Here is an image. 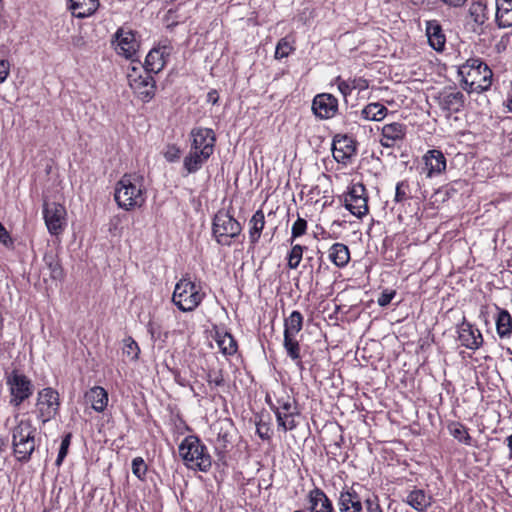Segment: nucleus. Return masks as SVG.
Wrapping results in <instances>:
<instances>
[{
    "instance_id": "nucleus-1",
    "label": "nucleus",
    "mask_w": 512,
    "mask_h": 512,
    "mask_svg": "<svg viewBox=\"0 0 512 512\" xmlns=\"http://www.w3.org/2000/svg\"><path fill=\"white\" fill-rule=\"evenodd\" d=\"M144 178L137 174H125L118 181L115 188L114 198L117 205L130 211L140 208L146 201Z\"/></svg>"
},
{
    "instance_id": "nucleus-2",
    "label": "nucleus",
    "mask_w": 512,
    "mask_h": 512,
    "mask_svg": "<svg viewBox=\"0 0 512 512\" xmlns=\"http://www.w3.org/2000/svg\"><path fill=\"white\" fill-rule=\"evenodd\" d=\"M462 87L469 93L487 91L492 85L493 72L480 58H470L458 69Z\"/></svg>"
},
{
    "instance_id": "nucleus-3",
    "label": "nucleus",
    "mask_w": 512,
    "mask_h": 512,
    "mask_svg": "<svg viewBox=\"0 0 512 512\" xmlns=\"http://www.w3.org/2000/svg\"><path fill=\"white\" fill-rule=\"evenodd\" d=\"M178 450L187 467L202 472H207L211 468L212 458L198 436L188 435L185 437Z\"/></svg>"
},
{
    "instance_id": "nucleus-4",
    "label": "nucleus",
    "mask_w": 512,
    "mask_h": 512,
    "mask_svg": "<svg viewBox=\"0 0 512 512\" xmlns=\"http://www.w3.org/2000/svg\"><path fill=\"white\" fill-rule=\"evenodd\" d=\"M36 428L29 419L20 420L11 430L13 455L17 461L27 463L36 447Z\"/></svg>"
},
{
    "instance_id": "nucleus-5",
    "label": "nucleus",
    "mask_w": 512,
    "mask_h": 512,
    "mask_svg": "<svg viewBox=\"0 0 512 512\" xmlns=\"http://www.w3.org/2000/svg\"><path fill=\"white\" fill-rule=\"evenodd\" d=\"M204 293L201 292L200 285L190 281L188 278L180 279L172 295L173 303L183 312L195 310L202 302Z\"/></svg>"
},
{
    "instance_id": "nucleus-6",
    "label": "nucleus",
    "mask_w": 512,
    "mask_h": 512,
    "mask_svg": "<svg viewBox=\"0 0 512 512\" xmlns=\"http://www.w3.org/2000/svg\"><path fill=\"white\" fill-rule=\"evenodd\" d=\"M242 230L240 223L228 212L219 211L215 214L212 232L216 241L221 245H230L231 239L237 237Z\"/></svg>"
},
{
    "instance_id": "nucleus-7",
    "label": "nucleus",
    "mask_w": 512,
    "mask_h": 512,
    "mask_svg": "<svg viewBox=\"0 0 512 512\" xmlns=\"http://www.w3.org/2000/svg\"><path fill=\"white\" fill-rule=\"evenodd\" d=\"M270 407L275 413L278 427L283 431H291L296 428L295 418L299 415V409L293 397L289 395L278 397L276 403L271 404Z\"/></svg>"
},
{
    "instance_id": "nucleus-8",
    "label": "nucleus",
    "mask_w": 512,
    "mask_h": 512,
    "mask_svg": "<svg viewBox=\"0 0 512 512\" xmlns=\"http://www.w3.org/2000/svg\"><path fill=\"white\" fill-rule=\"evenodd\" d=\"M6 384L11 394L10 404L14 407H19L33 393L31 380L17 370L6 374Z\"/></svg>"
},
{
    "instance_id": "nucleus-9",
    "label": "nucleus",
    "mask_w": 512,
    "mask_h": 512,
    "mask_svg": "<svg viewBox=\"0 0 512 512\" xmlns=\"http://www.w3.org/2000/svg\"><path fill=\"white\" fill-rule=\"evenodd\" d=\"M59 407V393L56 390L47 387L38 392L36 402L37 418L43 424L55 418L58 414Z\"/></svg>"
},
{
    "instance_id": "nucleus-10",
    "label": "nucleus",
    "mask_w": 512,
    "mask_h": 512,
    "mask_svg": "<svg viewBox=\"0 0 512 512\" xmlns=\"http://www.w3.org/2000/svg\"><path fill=\"white\" fill-rule=\"evenodd\" d=\"M138 70V66H131V72L128 73L129 85L139 99L148 102L155 95V80L151 75L152 73L144 72L145 75H138Z\"/></svg>"
},
{
    "instance_id": "nucleus-11",
    "label": "nucleus",
    "mask_w": 512,
    "mask_h": 512,
    "mask_svg": "<svg viewBox=\"0 0 512 512\" xmlns=\"http://www.w3.org/2000/svg\"><path fill=\"white\" fill-rule=\"evenodd\" d=\"M344 203L357 218H362L368 213V196L366 188L362 183H354L344 197Z\"/></svg>"
},
{
    "instance_id": "nucleus-12",
    "label": "nucleus",
    "mask_w": 512,
    "mask_h": 512,
    "mask_svg": "<svg viewBox=\"0 0 512 512\" xmlns=\"http://www.w3.org/2000/svg\"><path fill=\"white\" fill-rule=\"evenodd\" d=\"M116 42L115 50L117 54L124 56L126 59L137 61L136 55L139 49V43L135 38V34L131 30L119 28L114 35Z\"/></svg>"
},
{
    "instance_id": "nucleus-13",
    "label": "nucleus",
    "mask_w": 512,
    "mask_h": 512,
    "mask_svg": "<svg viewBox=\"0 0 512 512\" xmlns=\"http://www.w3.org/2000/svg\"><path fill=\"white\" fill-rule=\"evenodd\" d=\"M43 215L48 231L53 235L62 232L66 220V209L62 204L44 203Z\"/></svg>"
},
{
    "instance_id": "nucleus-14",
    "label": "nucleus",
    "mask_w": 512,
    "mask_h": 512,
    "mask_svg": "<svg viewBox=\"0 0 512 512\" xmlns=\"http://www.w3.org/2000/svg\"><path fill=\"white\" fill-rule=\"evenodd\" d=\"M332 153L338 163L347 165L356 154V142L347 135H336L332 143Z\"/></svg>"
},
{
    "instance_id": "nucleus-15",
    "label": "nucleus",
    "mask_w": 512,
    "mask_h": 512,
    "mask_svg": "<svg viewBox=\"0 0 512 512\" xmlns=\"http://www.w3.org/2000/svg\"><path fill=\"white\" fill-rule=\"evenodd\" d=\"M312 111L320 119H330L338 111V100L329 93H321L314 97Z\"/></svg>"
},
{
    "instance_id": "nucleus-16",
    "label": "nucleus",
    "mask_w": 512,
    "mask_h": 512,
    "mask_svg": "<svg viewBox=\"0 0 512 512\" xmlns=\"http://www.w3.org/2000/svg\"><path fill=\"white\" fill-rule=\"evenodd\" d=\"M407 125L399 122L385 124L382 127L380 143L383 147L391 148L402 142L406 136Z\"/></svg>"
},
{
    "instance_id": "nucleus-17",
    "label": "nucleus",
    "mask_w": 512,
    "mask_h": 512,
    "mask_svg": "<svg viewBox=\"0 0 512 512\" xmlns=\"http://www.w3.org/2000/svg\"><path fill=\"white\" fill-rule=\"evenodd\" d=\"M190 136L193 139L191 145L192 148L200 151H207L210 156L213 154L216 136L212 129L202 127L193 128Z\"/></svg>"
},
{
    "instance_id": "nucleus-18",
    "label": "nucleus",
    "mask_w": 512,
    "mask_h": 512,
    "mask_svg": "<svg viewBox=\"0 0 512 512\" xmlns=\"http://www.w3.org/2000/svg\"><path fill=\"white\" fill-rule=\"evenodd\" d=\"M458 338L463 346L471 350L478 349L483 343L481 332L465 319L458 327Z\"/></svg>"
},
{
    "instance_id": "nucleus-19",
    "label": "nucleus",
    "mask_w": 512,
    "mask_h": 512,
    "mask_svg": "<svg viewBox=\"0 0 512 512\" xmlns=\"http://www.w3.org/2000/svg\"><path fill=\"white\" fill-rule=\"evenodd\" d=\"M427 177L441 174L446 169V158L439 150H429L423 157Z\"/></svg>"
},
{
    "instance_id": "nucleus-20",
    "label": "nucleus",
    "mask_w": 512,
    "mask_h": 512,
    "mask_svg": "<svg viewBox=\"0 0 512 512\" xmlns=\"http://www.w3.org/2000/svg\"><path fill=\"white\" fill-rule=\"evenodd\" d=\"M437 99L441 109L449 113L459 112L463 108L465 102V96L460 91H444L439 94Z\"/></svg>"
},
{
    "instance_id": "nucleus-21",
    "label": "nucleus",
    "mask_w": 512,
    "mask_h": 512,
    "mask_svg": "<svg viewBox=\"0 0 512 512\" xmlns=\"http://www.w3.org/2000/svg\"><path fill=\"white\" fill-rule=\"evenodd\" d=\"M169 53L170 51L154 48L147 54L143 65L138 60L137 62L144 69V72L157 74L164 68L166 57L169 56Z\"/></svg>"
},
{
    "instance_id": "nucleus-22",
    "label": "nucleus",
    "mask_w": 512,
    "mask_h": 512,
    "mask_svg": "<svg viewBox=\"0 0 512 512\" xmlns=\"http://www.w3.org/2000/svg\"><path fill=\"white\" fill-rule=\"evenodd\" d=\"M339 512H362L361 497L354 490L342 491L338 499Z\"/></svg>"
},
{
    "instance_id": "nucleus-23",
    "label": "nucleus",
    "mask_w": 512,
    "mask_h": 512,
    "mask_svg": "<svg viewBox=\"0 0 512 512\" xmlns=\"http://www.w3.org/2000/svg\"><path fill=\"white\" fill-rule=\"evenodd\" d=\"M426 35L429 45L436 51H442L445 48L446 37L442 27L437 20H430L426 23Z\"/></svg>"
},
{
    "instance_id": "nucleus-24",
    "label": "nucleus",
    "mask_w": 512,
    "mask_h": 512,
    "mask_svg": "<svg viewBox=\"0 0 512 512\" xmlns=\"http://www.w3.org/2000/svg\"><path fill=\"white\" fill-rule=\"evenodd\" d=\"M309 503L310 512H334L331 500L319 488H314L309 492Z\"/></svg>"
},
{
    "instance_id": "nucleus-25",
    "label": "nucleus",
    "mask_w": 512,
    "mask_h": 512,
    "mask_svg": "<svg viewBox=\"0 0 512 512\" xmlns=\"http://www.w3.org/2000/svg\"><path fill=\"white\" fill-rule=\"evenodd\" d=\"M69 10L76 18L91 16L98 8V0H68Z\"/></svg>"
},
{
    "instance_id": "nucleus-26",
    "label": "nucleus",
    "mask_w": 512,
    "mask_h": 512,
    "mask_svg": "<svg viewBox=\"0 0 512 512\" xmlns=\"http://www.w3.org/2000/svg\"><path fill=\"white\" fill-rule=\"evenodd\" d=\"M210 158L207 151L196 150L191 147L190 152L184 157L183 166L188 174L197 172Z\"/></svg>"
},
{
    "instance_id": "nucleus-27",
    "label": "nucleus",
    "mask_w": 512,
    "mask_h": 512,
    "mask_svg": "<svg viewBox=\"0 0 512 512\" xmlns=\"http://www.w3.org/2000/svg\"><path fill=\"white\" fill-rule=\"evenodd\" d=\"M496 309L498 311L496 317V331L500 339H510L512 336V317L510 313L498 307L496 305Z\"/></svg>"
},
{
    "instance_id": "nucleus-28",
    "label": "nucleus",
    "mask_w": 512,
    "mask_h": 512,
    "mask_svg": "<svg viewBox=\"0 0 512 512\" xmlns=\"http://www.w3.org/2000/svg\"><path fill=\"white\" fill-rule=\"evenodd\" d=\"M86 400L91 403L92 408L102 412L108 404V393L100 386H94L85 395Z\"/></svg>"
},
{
    "instance_id": "nucleus-29",
    "label": "nucleus",
    "mask_w": 512,
    "mask_h": 512,
    "mask_svg": "<svg viewBox=\"0 0 512 512\" xmlns=\"http://www.w3.org/2000/svg\"><path fill=\"white\" fill-rule=\"evenodd\" d=\"M44 266L49 271V276L53 280H62L64 271L58 256L53 251H48L43 257Z\"/></svg>"
},
{
    "instance_id": "nucleus-30",
    "label": "nucleus",
    "mask_w": 512,
    "mask_h": 512,
    "mask_svg": "<svg viewBox=\"0 0 512 512\" xmlns=\"http://www.w3.org/2000/svg\"><path fill=\"white\" fill-rule=\"evenodd\" d=\"M329 259L337 267H345L350 260L348 247L343 243H335L329 249Z\"/></svg>"
},
{
    "instance_id": "nucleus-31",
    "label": "nucleus",
    "mask_w": 512,
    "mask_h": 512,
    "mask_svg": "<svg viewBox=\"0 0 512 512\" xmlns=\"http://www.w3.org/2000/svg\"><path fill=\"white\" fill-rule=\"evenodd\" d=\"M431 498L421 489L411 491L406 499L407 504L419 512L426 510L431 504Z\"/></svg>"
},
{
    "instance_id": "nucleus-32",
    "label": "nucleus",
    "mask_w": 512,
    "mask_h": 512,
    "mask_svg": "<svg viewBox=\"0 0 512 512\" xmlns=\"http://www.w3.org/2000/svg\"><path fill=\"white\" fill-rule=\"evenodd\" d=\"M388 109L381 103L375 102L366 105L361 111V117L369 121H381L387 115Z\"/></svg>"
},
{
    "instance_id": "nucleus-33",
    "label": "nucleus",
    "mask_w": 512,
    "mask_h": 512,
    "mask_svg": "<svg viewBox=\"0 0 512 512\" xmlns=\"http://www.w3.org/2000/svg\"><path fill=\"white\" fill-rule=\"evenodd\" d=\"M251 225L249 231V238L252 244L258 242L261 236V232L265 225V216L262 210H257L249 221Z\"/></svg>"
},
{
    "instance_id": "nucleus-34",
    "label": "nucleus",
    "mask_w": 512,
    "mask_h": 512,
    "mask_svg": "<svg viewBox=\"0 0 512 512\" xmlns=\"http://www.w3.org/2000/svg\"><path fill=\"white\" fill-rule=\"evenodd\" d=\"M235 429L231 423H224L220 426L217 434V449L226 450L232 444Z\"/></svg>"
},
{
    "instance_id": "nucleus-35",
    "label": "nucleus",
    "mask_w": 512,
    "mask_h": 512,
    "mask_svg": "<svg viewBox=\"0 0 512 512\" xmlns=\"http://www.w3.org/2000/svg\"><path fill=\"white\" fill-rule=\"evenodd\" d=\"M284 335L295 336L299 333L303 326V316L299 311H293L284 323Z\"/></svg>"
},
{
    "instance_id": "nucleus-36",
    "label": "nucleus",
    "mask_w": 512,
    "mask_h": 512,
    "mask_svg": "<svg viewBox=\"0 0 512 512\" xmlns=\"http://www.w3.org/2000/svg\"><path fill=\"white\" fill-rule=\"evenodd\" d=\"M292 335H284V348L287 352V355L292 359L297 361V365L302 369V361L300 355V345L299 342Z\"/></svg>"
},
{
    "instance_id": "nucleus-37",
    "label": "nucleus",
    "mask_w": 512,
    "mask_h": 512,
    "mask_svg": "<svg viewBox=\"0 0 512 512\" xmlns=\"http://www.w3.org/2000/svg\"><path fill=\"white\" fill-rule=\"evenodd\" d=\"M217 345L225 355H233L237 352V342L228 332H225L223 335L218 334Z\"/></svg>"
},
{
    "instance_id": "nucleus-38",
    "label": "nucleus",
    "mask_w": 512,
    "mask_h": 512,
    "mask_svg": "<svg viewBox=\"0 0 512 512\" xmlns=\"http://www.w3.org/2000/svg\"><path fill=\"white\" fill-rule=\"evenodd\" d=\"M450 434L459 442L470 446L472 444V437L468 433V429L461 423L455 422L449 426Z\"/></svg>"
},
{
    "instance_id": "nucleus-39",
    "label": "nucleus",
    "mask_w": 512,
    "mask_h": 512,
    "mask_svg": "<svg viewBox=\"0 0 512 512\" xmlns=\"http://www.w3.org/2000/svg\"><path fill=\"white\" fill-rule=\"evenodd\" d=\"M469 12L474 22L477 24H483L488 18L486 16V5L480 1L473 2L470 6Z\"/></svg>"
},
{
    "instance_id": "nucleus-40",
    "label": "nucleus",
    "mask_w": 512,
    "mask_h": 512,
    "mask_svg": "<svg viewBox=\"0 0 512 512\" xmlns=\"http://www.w3.org/2000/svg\"><path fill=\"white\" fill-rule=\"evenodd\" d=\"M496 22L500 28L512 26V8H496Z\"/></svg>"
},
{
    "instance_id": "nucleus-41",
    "label": "nucleus",
    "mask_w": 512,
    "mask_h": 512,
    "mask_svg": "<svg viewBox=\"0 0 512 512\" xmlns=\"http://www.w3.org/2000/svg\"><path fill=\"white\" fill-rule=\"evenodd\" d=\"M139 353V346L132 337L129 336L123 340V354L127 355L130 360H137Z\"/></svg>"
},
{
    "instance_id": "nucleus-42",
    "label": "nucleus",
    "mask_w": 512,
    "mask_h": 512,
    "mask_svg": "<svg viewBox=\"0 0 512 512\" xmlns=\"http://www.w3.org/2000/svg\"><path fill=\"white\" fill-rule=\"evenodd\" d=\"M306 247L296 244L292 246L291 251L288 254V267L290 269H296L303 257V251Z\"/></svg>"
},
{
    "instance_id": "nucleus-43",
    "label": "nucleus",
    "mask_w": 512,
    "mask_h": 512,
    "mask_svg": "<svg viewBox=\"0 0 512 512\" xmlns=\"http://www.w3.org/2000/svg\"><path fill=\"white\" fill-rule=\"evenodd\" d=\"M147 465L142 457H136L132 460V473L140 480L145 479Z\"/></svg>"
},
{
    "instance_id": "nucleus-44",
    "label": "nucleus",
    "mask_w": 512,
    "mask_h": 512,
    "mask_svg": "<svg viewBox=\"0 0 512 512\" xmlns=\"http://www.w3.org/2000/svg\"><path fill=\"white\" fill-rule=\"evenodd\" d=\"M71 438H72V434L71 433H67L63 437V439H62V442H61V445H60V449H59V452H58V456H57V459L55 461V465L58 466V467L61 466L63 460L67 456L68 449H69V446H70V443H71Z\"/></svg>"
},
{
    "instance_id": "nucleus-45",
    "label": "nucleus",
    "mask_w": 512,
    "mask_h": 512,
    "mask_svg": "<svg viewBox=\"0 0 512 512\" xmlns=\"http://www.w3.org/2000/svg\"><path fill=\"white\" fill-rule=\"evenodd\" d=\"M293 50L291 44L287 41L286 38H282L279 40L275 50V58L281 59L287 57Z\"/></svg>"
},
{
    "instance_id": "nucleus-46",
    "label": "nucleus",
    "mask_w": 512,
    "mask_h": 512,
    "mask_svg": "<svg viewBox=\"0 0 512 512\" xmlns=\"http://www.w3.org/2000/svg\"><path fill=\"white\" fill-rule=\"evenodd\" d=\"M409 184L407 181H401L396 185L394 200L398 203L403 202L409 198Z\"/></svg>"
},
{
    "instance_id": "nucleus-47",
    "label": "nucleus",
    "mask_w": 512,
    "mask_h": 512,
    "mask_svg": "<svg viewBox=\"0 0 512 512\" xmlns=\"http://www.w3.org/2000/svg\"><path fill=\"white\" fill-rule=\"evenodd\" d=\"M307 229V221L303 218L298 217V219L294 222L291 230V243L297 237L305 234Z\"/></svg>"
},
{
    "instance_id": "nucleus-48",
    "label": "nucleus",
    "mask_w": 512,
    "mask_h": 512,
    "mask_svg": "<svg viewBox=\"0 0 512 512\" xmlns=\"http://www.w3.org/2000/svg\"><path fill=\"white\" fill-rule=\"evenodd\" d=\"M207 382L209 385L216 387L224 386L225 380L222 370H210L207 374Z\"/></svg>"
},
{
    "instance_id": "nucleus-49",
    "label": "nucleus",
    "mask_w": 512,
    "mask_h": 512,
    "mask_svg": "<svg viewBox=\"0 0 512 512\" xmlns=\"http://www.w3.org/2000/svg\"><path fill=\"white\" fill-rule=\"evenodd\" d=\"M367 512H383L377 495H371L364 500Z\"/></svg>"
},
{
    "instance_id": "nucleus-50",
    "label": "nucleus",
    "mask_w": 512,
    "mask_h": 512,
    "mask_svg": "<svg viewBox=\"0 0 512 512\" xmlns=\"http://www.w3.org/2000/svg\"><path fill=\"white\" fill-rule=\"evenodd\" d=\"M395 295H396V292L394 290L383 291L377 299L378 305L381 307L387 306L388 304H390V302L392 301V299L394 298Z\"/></svg>"
},
{
    "instance_id": "nucleus-51",
    "label": "nucleus",
    "mask_w": 512,
    "mask_h": 512,
    "mask_svg": "<svg viewBox=\"0 0 512 512\" xmlns=\"http://www.w3.org/2000/svg\"><path fill=\"white\" fill-rule=\"evenodd\" d=\"M181 151L176 146H169L164 153V156L168 162H175L180 158Z\"/></svg>"
},
{
    "instance_id": "nucleus-52",
    "label": "nucleus",
    "mask_w": 512,
    "mask_h": 512,
    "mask_svg": "<svg viewBox=\"0 0 512 512\" xmlns=\"http://www.w3.org/2000/svg\"><path fill=\"white\" fill-rule=\"evenodd\" d=\"M350 83H351L350 87L353 90L363 91L369 87V82L363 78H355L353 80H350Z\"/></svg>"
},
{
    "instance_id": "nucleus-53",
    "label": "nucleus",
    "mask_w": 512,
    "mask_h": 512,
    "mask_svg": "<svg viewBox=\"0 0 512 512\" xmlns=\"http://www.w3.org/2000/svg\"><path fill=\"white\" fill-rule=\"evenodd\" d=\"M256 433L263 440L270 439V428L265 423H258L257 424Z\"/></svg>"
},
{
    "instance_id": "nucleus-54",
    "label": "nucleus",
    "mask_w": 512,
    "mask_h": 512,
    "mask_svg": "<svg viewBox=\"0 0 512 512\" xmlns=\"http://www.w3.org/2000/svg\"><path fill=\"white\" fill-rule=\"evenodd\" d=\"M10 72V63L7 60H0V84L3 83Z\"/></svg>"
},
{
    "instance_id": "nucleus-55",
    "label": "nucleus",
    "mask_w": 512,
    "mask_h": 512,
    "mask_svg": "<svg viewBox=\"0 0 512 512\" xmlns=\"http://www.w3.org/2000/svg\"><path fill=\"white\" fill-rule=\"evenodd\" d=\"M0 242L5 246L12 244V239L6 228L0 223Z\"/></svg>"
},
{
    "instance_id": "nucleus-56",
    "label": "nucleus",
    "mask_w": 512,
    "mask_h": 512,
    "mask_svg": "<svg viewBox=\"0 0 512 512\" xmlns=\"http://www.w3.org/2000/svg\"><path fill=\"white\" fill-rule=\"evenodd\" d=\"M351 83L350 81H339L338 82V89L340 90V92L343 94V96H347L349 95L351 92H352V88L350 87Z\"/></svg>"
},
{
    "instance_id": "nucleus-57",
    "label": "nucleus",
    "mask_w": 512,
    "mask_h": 512,
    "mask_svg": "<svg viewBox=\"0 0 512 512\" xmlns=\"http://www.w3.org/2000/svg\"><path fill=\"white\" fill-rule=\"evenodd\" d=\"M445 4L453 7H462L467 0H441Z\"/></svg>"
},
{
    "instance_id": "nucleus-58",
    "label": "nucleus",
    "mask_w": 512,
    "mask_h": 512,
    "mask_svg": "<svg viewBox=\"0 0 512 512\" xmlns=\"http://www.w3.org/2000/svg\"><path fill=\"white\" fill-rule=\"evenodd\" d=\"M496 8H512V0H495Z\"/></svg>"
},
{
    "instance_id": "nucleus-59",
    "label": "nucleus",
    "mask_w": 512,
    "mask_h": 512,
    "mask_svg": "<svg viewBox=\"0 0 512 512\" xmlns=\"http://www.w3.org/2000/svg\"><path fill=\"white\" fill-rule=\"evenodd\" d=\"M208 101L212 104H216L218 102V94L215 90L208 93Z\"/></svg>"
},
{
    "instance_id": "nucleus-60",
    "label": "nucleus",
    "mask_w": 512,
    "mask_h": 512,
    "mask_svg": "<svg viewBox=\"0 0 512 512\" xmlns=\"http://www.w3.org/2000/svg\"><path fill=\"white\" fill-rule=\"evenodd\" d=\"M504 105L507 109V112H510L512 113V96L509 97L505 102H504Z\"/></svg>"
},
{
    "instance_id": "nucleus-61",
    "label": "nucleus",
    "mask_w": 512,
    "mask_h": 512,
    "mask_svg": "<svg viewBox=\"0 0 512 512\" xmlns=\"http://www.w3.org/2000/svg\"><path fill=\"white\" fill-rule=\"evenodd\" d=\"M506 441H507V446L510 450V458L512 459V434L507 437Z\"/></svg>"
},
{
    "instance_id": "nucleus-62",
    "label": "nucleus",
    "mask_w": 512,
    "mask_h": 512,
    "mask_svg": "<svg viewBox=\"0 0 512 512\" xmlns=\"http://www.w3.org/2000/svg\"><path fill=\"white\" fill-rule=\"evenodd\" d=\"M294 512H304V511H303V510H296V511H294Z\"/></svg>"
}]
</instances>
